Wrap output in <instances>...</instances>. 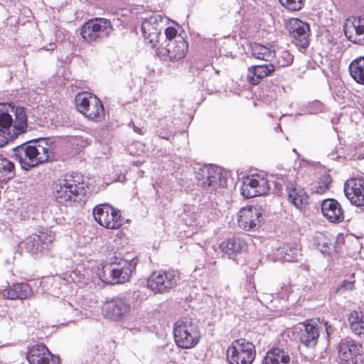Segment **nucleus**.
Masks as SVG:
<instances>
[{
  "label": "nucleus",
  "instance_id": "nucleus-1",
  "mask_svg": "<svg viewBox=\"0 0 364 364\" xmlns=\"http://www.w3.org/2000/svg\"><path fill=\"white\" fill-rule=\"evenodd\" d=\"M9 110L0 109V146L4 139H11L25 132L28 119L25 108L9 105ZM16 174L14 164L0 154V178H12Z\"/></svg>",
  "mask_w": 364,
  "mask_h": 364
},
{
  "label": "nucleus",
  "instance_id": "nucleus-2",
  "mask_svg": "<svg viewBox=\"0 0 364 364\" xmlns=\"http://www.w3.org/2000/svg\"><path fill=\"white\" fill-rule=\"evenodd\" d=\"M56 144L52 138H38L13 149V158L21 168L28 171L39 164L54 160Z\"/></svg>",
  "mask_w": 364,
  "mask_h": 364
},
{
  "label": "nucleus",
  "instance_id": "nucleus-3",
  "mask_svg": "<svg viewBox=\"0 0 364 364\" xmlns=\"http://www.w3.org/2000/svg\"><path fill=\"white\" fill-rule=\"evenodd\" d=\"M52 189L55 200L65 205L81 200L86 193L85 184L77 174L65 175L64 178L56 180L53 183Z\"/></svg>",
  "mask_w": 364,
  "mask_h": 364
},
{
  "label": "nucleus",
  "instance_id": "nucleus-4",
  "mask_svg": "<svg viewBox=\"0 0 364 364\" xmlns=\"http://www.w3.org/2000/svg\"><path fill=\"white\" fill-rule=\"evenodd\" d=\"M136 265L135 259L128 261L114 256L101 264L97 274L100 279L105 284H124L131 278Z\"/></svg>",
  "mask_w": 364,
  "mask_h": 364
},
{
  "label": "nucleus",
  "instance_id": "nucleus-5",
  "mask_svg": "<svg viewBox=\"0 0 364 364\" xmlns=\"http://www.w3.org/2000/svg\"><path fill=\"white\" fill-rule=\"evenodd\" d=\"M173 337L178 347L183 349L193 348L200 338L198 321L188 317L178 320L173 327Z\"/></svg>",
  "mask_w": 364,
  "mask_h": 364
},
{
  "label": "nucleus",
  "instance_id": "nucleus-6",
  "mask_svg": "<svg viewBox=\"0 0 364 364\" xmlns=\"http://www.w3.org/2000/svg\"><path fill=\"white\" fill-rule=\"evenodd\" d=\"M255 356V345L242 338L234 340L226 350L229 364H252Z\"/></svg>",
  "mask_w": 364,
  "mask_h": 364
},
{
  "label": "nucleus",
  "instance_id": "nucleus-7",
  "mask_svg": "<svg viewBox=\"0 0 364 364\" xmlns=\"http://www.w3.org/2000/svg\"><path fill=\"white\" fill-rule=\"evenodd\" d=\"M114 31L109 20L104 18H95L86 21L81 28L82 38L89 43L102 41L110 36Z\"/></svg>",
  "mask_w": 364,
  "mask_h": 364
},
{
  "label": "nucleus",
  "instance_id": "nucleus-8",
  "mask_svg": "<svg viewBox=\"0 0 364 364\" xmlns=\"http://www.w3.org/2000/svg\"><path fill=\"white\" fill-rule=\"evenodd\" d=\"M196 178L198 181L197 185L209 193H213L218 188L226 185L221 168L213 165L200 168L196 173Z\"/></svg>",
  "mask_w": 364,
  "mask_h": 364
},
{
  "label": "nucleus",
  "instance_id": "nucleus-9",
  "mask_svg": "<svg viewBox=\"0 0 364 364\" xmlns=\"http://www.w3.org/2000/svg\"><path fill=\"white\" fill-rule=\"evenodd\" d=\"M168 19L159 14H153L143 19L141 31L144 40L151 48H157L162 36L161 31L167 24Z\"/></svg>",
  "mask_w": 364,
  "mask_h": 364
},
{
  "label": "nucleus",
  "instance_id": "nucleus-10",
  "mask_svg": "<svg viewBox=\"0 0 364 364\" xmlns=\"http://www.w3.org/2000/svg\"><path fill=\"white\" fill-rule=\"evenodd\" d=\"M95 220L101 226L115 230L122 225V217L119 210L108 203L99 204L92 210Z\"/></svg>",
  "mask_w": 364,
  "mask_h": 364
},
{
  "label": "nucleus",
  "instance_id": "nucleus-11",
  "mask_svg": "<svg viewBox=\"0 0 364 364\" xmlns=\"http://www.w3.org/2000/svg\"><path fill=\"white\" fill-rule=\"evenodd\" d=\"M338 358L341 364H364L361 344L351 338H346L338 345Z\"/></svg>",
  "mask_w": 364,
  "mask_h": 364
},
{
  "label": "nucleus",
  "instance_id": "nucleus-12",
  "mask_svg": "<svg viewBox=\"0 0 364 364\" xmlns=\"http://www.w3.org/2000/svg\"><path fill=\"white\" fill-rule=\"evenodd\" d=\"M54 240L53 231L48 228H42L26 239L25 247L32 254L47 252Z\"/></svg>",
  "mask_w": 364,
  "mask_h": 364
},
{
  "label": "nucleus",
  "instance_id": "nucleus-13",
  "mask_svg": "<svg viewBox=\"0 0 364 364\" xmlns=\"http://www.w3.org/2000/svg\"><path fill=\"white\" fill-rule=\"evenodd\" d=\"M131 310V301L124 296H119L107 301L102 307L105 317L113 321H119L125 318Z\"/></svg>",
  "mask_w": 364,
  "mask_h": 364
},
{
  "label": "nucleus",
  "instance_id": "nucleus-14",
  "mask_svg": "<svg viewBox=\"0 0 364 364\" xmlns=\"http://www.w3.org/2000/svg\"><path fill=\"white\" fill-rule=\"evenodd\" d=\"M179 280L175 271L154 272L147 280V287L154 293H165L175 287Z\"/></svg>",
  "mask_w": 364,
  "mask_h": 364
},
{
  "label": "nucleus",
  "instance_id": "nucleus-15",
  "mask_svg": "<svg viewBox=\"0 0 364 364\" xmlns=\"http://www.w3.org/2000/svg\"><path fill=\"white\" fill-rule=\"evenodd\" d=\"M269 188L267 178L263 174L257 173L249 176L244 180L240 191L244 197L251 198L265 195Z\"/></svg>",
  "mask_w": 364,
  "mask_h": 364
},
{
  "label": "nucleus",
  "instance_id": "nucleus-16",
  "mask_svg": "<svg viewBox=\"0 0 364 364\" xmlns=\"http://www.w3.org/2000/svg\"><path fill=\"white\" fill-rule=\"evenodd\" d=\"M294 45L301 51L309 46L310 28L307 23L298 18H291L287 26Z\"/></svg>",
  "mask_w": 364,
  "mask_h": 364
},
{
  "label": "nucleus",
  "instance_id": "nucleus-17",
  "mask_svg": "<svg viewBox=\"0 0 364 364\" xmlns=\"http://www.w3.org/2000/svg\"><path fill=\"white\" fill-rule=\"evenodd\" d=\"M263 220V213L258 206H250L240 210L237 215L239 226L245 230L257 229Z\"/></svg>",
  "mask_w": 364,
  "mask_h": 364
},
{
  "label": "nucleus",
  "instance_id": "nucleus-18",
  "mask_svg": "<svg viewBox=\"0 0 364 364\" xmlns=\"http://www.w3.org/2000/svg\"><path fill=\"white\" fill-rule=\"evenodd\" d=\"M188 46L183 36H178L174 41L168 42L159 50V55L165 60L178 61L183 59L188 51Z\"/></svg>",
  "mask_w": 364,
  "mask_h": 364
},
{
  "label": "nucleus",
  "instance_id": "nucleus-19",
  "mask_svg": "<svg viewBox=\"0 0 364 364\" xmlns=\"http://www.w3.org/2000/svg\"><path fill=\"white\" fill-rule=\"evenodd\" d=\"M27 359L30 364H59L58 357L53 355L43 343L36 344L28 349Z\"/></svg>",
  "mask_w": 364,
  "mask_h": 364
},
{
  "label": "nucleus",
  "instance_id": "nucleus-20",
  "mask_svg": "<svg viewBox=\"0 0 364 364\" xmlns=\"http://www.w3.org/2000/svg\"><path fill=\"white\" fill-rule=\"evenodd\" d=\"M344 192L347 198L356 206L364 205V179L351 178L344 185Z\"/></svg>",
  "mask_w": 364,
  "mask_h": 364
},
{
  "label": "nucleus",
  "instance_id": "nucleus-21",
  "mask_svg": "<svg viewBox=\"0 0 364 364\" xmlns=\"http://www.w3.org/2000/svg\"><path fill=\"white\" fill-rule=\"evenodd\" d=\"M321 212L323 216L331 223H339L344 219V213L341 205L333 198L323 200Z\"/></svg>",
  "mask_w": 364,
  "mask_h": 364
},
{
  "label": "nucleus",
  "instance_id": "nucleus-22",
  "mask_svg": "<svg viewBox=\"0 0 364 364\" xmlns=\"http://www.w3.org/2000/svg\"><path fill=\"white\" fill-rule=\"evenodd\" d=\"M247 244L242 237H232L220 244L222 252L227 255L229 258H232L237 254H241L247 250Z\"/></svg>",
  "mask_w": 364,
  "mask_h": 364
},
{
  "label": "nucleus",
  "instance_id": "nucleus-23",
  "mask_svg": "<svg viewBox=\"0 0 364 364\" xmlns=\"http://www.w3.org/2000/svg\"><path fill=\"white\" fill-rule=\"evenodd\" d=\"M274 70L275 67L272 63L252 65L247 70L248 82L254 85H258L262 79L272 75Z\"/></svg>",
  "mask_w": 364,
  "mask_h": 364
},
{
  "label": "nucleus",
  "instance_id": "nucleus-24",
  "mask_svg": "<svg viewBox=\"0 0 364 364\" xmlns=\"http://www.w3.org/2000/svg\"><path fill=\"white\" fill-rule=\"evenodd\" d=\"M319 337V327L316 324L304 323L300 328L299 339L301 343L307 348L316 346Z\"/></svg>",
  "mask_w": 364,
  "mask_h": 364
},
{
  "label": "nucleus",
  "instance_id": "nucleus-25",
  "mask_svg": "<svg viewBox=\"0 0 364 364\" xmlns=\"http://www.w3.org/2000/svg\"><path fill=\"white\" fill-rule=\"evenodd\" d=\"M33 294L32 288L26 282L14 284L4 291V296L9 299H27Z\"/></svg>",
  "mask_w": 364,
  "mask_h": 364
},
{
  "label": "nucleus",
  "instance_id": "nucleus-26",
  "mask_svg": "<svg viewBox=\"0 0 364 364\" xmlns=\"http://www.w3.org/2000/svg\"><path fill=\"white\" fill-rule=\"evenodd\" d=\"M363 21V19L358 18L355 19L350 24H346L344 33L346 38L351 42L360 44L364 41Z\"/></svg>",
  "mask_w": 364,
  "mask_h": 364
},
{
  "label": "nucleus",
  "instance_id": "nucleus-27",
  "mask_svg": "<svg viewBox=\"0 0 364 364\" xmlns=\"http://www.w3.org/2000/svg\"><path fill=\"white\" fill-rule=\"evenodd\" d=\"M287 191L289 201L297 209L301 210L308 204V196L304 188L290 183Z\"/></svg>",
  "mask_w": 364,
  "mask_h": 364
},
{
  "label": "nucleus",
  "instance_id": "nucleus-28",
  "mask_svg": "<svg viewBox=\"0 0 364 364\" xmlns=\"http://www.w3.org/2000/svg\"><path fill=\"white\" fill-rule=\"evenodd\" d=\"M275 255L284 262H294L301 256V249L297 244H284L277 248Z\"/></svg>",
  "mask_w": 364,
  "mask_h": 364
},
{
  "label": "nucleus",
  "instance_id": "nucleus-29",
  "mask_svg": "<svg viewBox=\"0 0 364 364\" xmlns=\"http://www.w3.org/2000/svg\"><path fill=\"white\" fill-rule=\"evenodd\" d=\"M250 47L251 56L254 58L269 62L276 57L275 50L272 47L258 43H251Z\"/></svg>",
  "mask_w": 364,
  "mask_h": 364
},
{
  "label": "nucleus",
  "instance_id": "nucleus-30",
  "mask_svg": "<svg viewBox=\"0 0 364 364\" xmlns=\"http://www.w3.org/2000/svg\"><path fill=\"white\" fill-rule=\"evenodd\" d=\"M290 357L284 350L273 348L267 351L262 364H289Z\"/></svg>",
  "mask_w": 364,
  "mask_h": 364
},
{
  "label": "nucleus",
  "instance_id": "nucleus-31",
  "mask_svg": "<svg viewBox=\"0 0 364 364\" xmlns=\"http://www.w3.org/2000/svg\"><path fill=\"white\" fill-rule=\"evenodd\" d=\"M83 114L87 118L93 121H101L105 117V109L102 102L97 97H93L91 100V104Z\"/></svg>",
  "mask_w": 364,
  "mask_h": 364
},
{
  "label": "nucleus",
  "instance_id": "nucleus-32",
  "mask_svg": "<svg viewBox=\"0 0 364 364\" xmlns=\"http://www.w3.org/2000/svg\"><path fill=\"white\" fill-rule=\"evenodd\" d=\"M351 77L358 84L364 85V56L352 60L348 66Z\"/></svg>",
  "mask_w": 364,
  "mask_h": 364
},
{
  "label": "nucleus",
  "instance_id": "nucleus-33",
  "mask_svg": "<svg viewBox=\"0 0 364 364\" xmlns=\"http://www.w3.org/2000/svg\"><path fill=\"white\" fill-rule=\"evenodd\" d=\"M348 321L352 332L364 338V314L362 312H351L348 317Z\"/></svg>",
  "mask_w": 364,
  "mask_h": 364
},
{
  "label": "nucleus",
  "instance_id": "nucleus-34",
  "mask_svg": "<svg viewBox=\"0 0 364 364\" xmlns=\"http://www.w3.org/2000/svg\"><path fill=\"white\" fill-rule=\"evenodd\" d=\"M218 73L219 71L215 70L213 65H205L201 73V76L203 79V85L207 88L209 86L214 85V82L215 81V79L218 78Z\"/></svg>",
  "mask_w": 364,
  "mask_h": 364
},
{
  "label": "nucleus",
  "instance_id": "nucleus-35",
  "mask_svg": "<svg viewBox=\"0 0 364 364\" xmlns=\"http://www.w3.org/2000/svg\"><path fill=\"white\" fill-rule=\"evenodd\" d=\"M332 179L329 174L322 175L313 186L312 190L314 193L323 194L330 189Z\"/></svg>",
  "mask_w": 364,
  "mask_h": 364
},
{
  "label": "nucleus",
  "instance_id": "nucleus-36",
  "mask_svg": "<svg viewBox=\"0 0 364 364\" xmlns=\"http://www.w3.org/2000/svg\"><path fill=\"white\" fill-rule=\"evenodd\" d=\"M95 95L89 93H78L75 97L76 107L80 112L83 114L91 104V100Z\"/></svg>",
  "mask_w": 364,
  "mask_h": 364
},
{
  "label": "nucleus",
  "instance_id": "nucleus-37",
  "mask_svg": "<svg viewBox=\"0 0 364 364\" xmlns=\"http://www.w3.org/2000/svg\"><path fill=\"white\" fill-rule=\"evenodd\" d=\"M200 216V213L197 211L195 206L193 205H185L183 208V219L186 224L189 225H193Z\"/></svg>",
  "mask_w": 364,
  "mask_h": 364
},
{
  "label": "nucleus",
  "instance_id": "nucleus-38",
  "mask_svg": "<svg viewBox=\"0 0 364 364\" xmlns=\"http://www.w3.org/2000/svg\"><path fill=\"white\" fill-rule=\"evenodd\" d=\"M276 63L279 67H287L292 64L294 55L287 50H284L276 54Z\"/></svg>",
  "mask_w": 364,
  "mask_h": 364
},
{
  "label": "nucleus",
  "instance_id": "nucleus-39",
  "mask_svg": "<svg viewBox=\"0 0 364 364\" xmlns=\"http://www.w3.org/2000/svg\"><path fill=\"white\" fill-rule=\"evenodd\" d=\"M280 4L290 11L301 10L305 5V0H279Z\"/></svg>",
  "mask_w": 364,
  "mask_h": 364
},
{
  "label": "nucleus",
  "instance_id": "nucleus-40",
  "mask_svg": "<svg viewBox=\"0 0 364 364\" xmlns=\"http://www.w3.org/2000/svg\"><path fill=\"white\" fill-rule=\"evenodd\" d=\"M70 278L73 283H75L80 287H85L89 282V278L78 269L72 271L70 273Z\"/></svg>",
  "mask_w": 364,
  "mask_h": 364
},
{
  "label": "nucleus",
  "instance_id": "nucleus-41",
  "mask_svg": "<svg viewBox=\"0 0 364 364\" xmlns=\"http://www.w3.org/2000/svg\"><path fill=\"white\" fill-rule=\"evenodd\" d=\"M62 309L64 314L70 317V318H74L75 316H77L80 312L77 308H75L72 304L68 301L63 302Z\"/></svg>",
  "mask_w": 364,
  "mask_h": 364
},
{
  "label": "nucleus",
  "instance_id": "nucleus-42",
  "mask_svg": "<svg viewBox=\"0 0 364 364\" xmlns=\"http://www.w3.org/2000/svg\"><path fill=\"white\" fill-rule=\"evenodd\" d=\"M354 281L343 280L338 286L336 292L340 294H343L346 291H352L354 289Z\"/></svg>",
  "mask_w": 364,
  "mask_h": 364
},
{
  "label": "nucleus",
  "instance_id": "nucleus-43",
  "mask_svg": "<svg viewBox=\"0 0 364 364\" xmlns=\"http://www.w3.org/2000/svg\"><path fill=\"white\" fill-rule=\"evenodd\" d=\"M164 34L166 36V43L169 41H174L176 40L178 36H181L178 34L177 29L173 26H168L164 30Z\"/></svg>",
  "mask_w": 364,
  "mask_h": 364
},
{
  "label": "nucleus",
  "instance_id": "nucleus-44",
  "mask_svg": "<svg viewBox=\"0 0 364 364\" xmlns=\"http://www.w3.org/2000/svg\"><path fill=\"white\" fill-rule=\"evenodd\" d=\"M318 249L323 255H328L331 253L332 245L329 244L326 238L322 240V243L318 244Z\"/></svg>",
  "mask_w": 364,
  "mask_h": 364
},
{
  "label": "nucleus",
  "instance_id": "nucleus-45",
  "mask_svg": "<svg viewBox=\"0 0 364 364\" xmlns=\"http://www.w3.org/2000/svg\"><path fill=\"white\" fill-rule=\"evenodd\" d=\"M133 130L134 132H136L140 135H143L145 133V130H144V127H138L135 126L134 124H133Z\"/></svg>",
  "mask_w": 364,
  "mask_h": 364
},
{
  "label": "nucleus",
  "instance_id": "nucleus-46",
  "mask_svg": "<svg viewBox=\"0 0 364 364\" xmlns=\"http://www.w3.org/2000/svg\"><path fill=\"white\" fill-rule=\"evenodd\" d=\"M55 44L53 43H50L48 46H45L43 49L46 50H53L55 48Z\"/></svg>",
  "mask_w": 364,
  "mask_h": 364
},
{
  "label": "nucleus",
  "instance_id": "nucleus-47",
  "mask_svg": "<svg viewBox=\"0 0 364 364\" xmlns=\"http://www.w3.org/2000/svg\"><path fill=\"white\" fill-rule=\"evenodd\" d=\"M328 156L331 157V159H334L336 158H337L338 156H336V154H334V152H332V153H329L328 154Z\"/></svg>",
  "mask_w": 364,
  "mask_h": 364
},
{
  "label": "nucleus",
  "instance_id": "nucleus-48",
  "mask_svg": "<svg viewBox=\"0 0 364 364\" xmlns=\"http://www.w3.org/2000/svg\"><path fill=\"white\" fill-rule=\"evenodd\" d=\"M281 129V126H280V125H278V127H277V129Z\"/></svg>",
  "mask_w": 364,
  "mask_h": 364
}]
</instances>
